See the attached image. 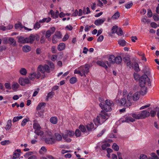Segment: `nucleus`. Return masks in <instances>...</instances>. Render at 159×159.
Instances as JSON below:
<instances>
[{
    "instance_id": "obj_1",
    "label": "nucleus",
    "mask_w": 159,
    "mask_h": 159,
    "mask_svg": "<svg viewBox=\"0 0 159 159\" xmlns=\"http://www.w3.org/2000/svg\"><path fill=\"white\" fill-rule=\"evenodd\" d=\"M139 84L141 89L140 93L142 95H145L147 92V89L145 86H151V82L148 76L145 74L142 75L139 80Z\"/></svg>"
},
{
    "instance_id": "obj_2",
    "label": "nucleus",
    "mask_w": 159,
    "mask_h": 159,
    "mask_svg": "<svg viewBox=\"0 0 159 159\" xmlns=\"http://www.w3.org/2000/svg\"><path fill=\"white\" fill-rule=\"evenodd\" d=\"M108 117L107 113L104 111H101V114L97 117L96 119L93 120V121L95 125L98 126L103 123Z\"/></svg>"
},
{
    "instance_id": "obj_3",
    "label": "nucleus",
    "mask_w": 159,
    "mask_h": 159,
    "mask_svg": "<svg viewBox=\"0 0 159 159\" xmlns=\"http://www.w3.org/2000/svg\"><path fill=\"white\" fill-rule=\"evenodd\" d=\"M49 66L46 64L44 65H39L37 68V70L39 72H40L42 74H44L45 72L49 73L51 70H52L54 68V64L53 63L50 62L48 63Z\"/></svg>"
},
{
    "instance_id": "obj_4",
    "label": "nucleus",
    "mask_w": 159,
    "mask_h": 159,
    "mask_svg": "<svg viewBox=\"0 0 159 159\" xmlns=\"http://www.w3.org/2000/svg\"><path fill=\"white\" fill-rule=\"evenodd\" d=\"M89 64H85L84 65L81 66L78 69H75L74 73L79 74L81 76H86L85 74H87L89 71Z\"/></svg>"
},
{
    "instance_id": "obj_5",
    "label": "nucleus",
    "mask_w": 159,
    "mask_h": 159,
    "mask_svg": "<svg viewBox=\"0 0 159 159\" xmlns=\"http://www.w3.org/2000/svg\"><path fill=\"white\" fill-rule=\"evenodd\" d=\"M127 98V100L125 98H122L119 102V104L127 107L131 106L132 104L131 101L133 99V96L131 93L130 92L128 94Z\"/></svg>"
},
{
    "instance_id": "obj_6",
    "label": "nucleus",
    "mask_w": 159,
    "mask_h": 159,
    "mask_svg": "<svg viewBox=\"0 0 159 159\" xmlns=\"http://www.w3.org/2000/svg\"><path fill=\"white\" fill-rule=\"evenodd\" d=\"M33 128L34 129V133L37 135L42 136L43 135V132L40 130L41 127L38 123H34L33 125Z\"/></svg>"
},
{
    "instance_id": "obj_7",
    "label": "nucleus",
    "mask_w": 159,
    "mask_h": 159,
    "mask_svg": "<svg viewBox=\"0 0 159 159\" xmlns=\"http://www.w3.org/2000/svg\"><path fill=\"white\" fill-rule=\"evenodd\" d=\"M74 135V132L72 131L66 130L65 131V134L62 135L63 139L68 142L71 141L70 139L68 138V137H72Z\"/></svg>"
},
{
    "instance_id": "obj_8",
    "label": "nucleus",
    "mask_w": 159,
    "mask_h": 159,
    "mask_svg": "<svg viewBox=\"0 0 159 159\" xmlns=\"http://www.w3.org/2000/svg\"><path fill=\"white\" fill-rule=\"evenodd\" d=\"M56 29L54 27H52L49 28L48 30L45 33V37L47 38H49L51 35L53 34L55 32Z\"/></svg>"
},
{
    "instance_id": "obj_9",
    "label": "nucleus",
    "mask_w": 159,
    "mask_h": 159,
    "mask_svg": "<svg viewBox=\"0 0 159 159\" xmlns=\"http://www.w3.org/2000/svg\"><path fill=\"white\" fill-rule=\"evenodd\" d=\"M40 77L41 74L39 72L37 73L34 72L32 73H31L29 75V79L32 80H33L35 78L39 79Z\"/></svg>"
},
{
    "instance_id": "obj_10",
    "label": "nucleus",
    "mask_w": 159,
    "mask_h": 159,
    "mask_svg": "<svg viewBox=\"0 0 159 159\" xmlns=\"http://www.w3.org/2000/svg\"><path fill=\"white\" fill-rule=\"evenodd\" d=\"M140 119H143L148 117L150 115L149 112L146 110L141 111L139 113Z\"/></svg>"
},
{
    "instance_id": "obj_11",
    "label": "nucleus",
    "mask_w": 159,
    "mask_h": 159,
    "mask_svg": "<svg viewBox=\"0 0 159 159\" xmlns=\"http://www.w3.org/2000/svg\"><path fill=\"white\" fill-rule=\"evenodd\" d=\"M30 81L28 78H20L19 80V83L22 86L25 85V84L30 83Z\"/></svg>"
},
{
    "instance_id": "obj_12",
    "label": "nucleus",
    "mask_w": 159,
    "mask_h": 159,
    "mask_svg": "<svg viewBox=\"0 0 159 159\" xmlns=\"http://www.w3.org/2000/svg\"><path fill=\"white\" fill-rule=\"evenodd\" d=\"M97 64L99 66L104 67L106 69L107 68V64L108 66H110V63L107 61H106L105 62H104L103 61H98L97 62Z\"/></svg>"
},
{
    "instance_id": "obj_13",
    "label": "nucleus",
    "mask_w": 159,
    "mask_h": 159,
    "mask_svg": "<svg viewBox=\"0 0 159 159\" xmlns=\"http://www.w3.org/2000/svg\"><path fill=\"white\" fill-rule=\"evenodd\" d=\"M99 106L102 109L106 111H109L111 110V107L106 105V104H103L102 103H100Z\"/></svg>"
},
{
    "instance_id": "obj_14",
    "label": "nucleus",
    "mask_w": 159,
    "mask_h": 159,
    "mask_svg": "<svg viewBox=\"0 0 159 159\" xmlns=\"http://www.w3.org/2000/svg\"><path fill=\"white\" fill-rule=\"evenodd\" d=\"M45 141L47 143L52 144L55 143V140L52 137L45 138Z\"/></svg>"
},
{
    "instance_id": "obj_15",
    "label": "nucleus",
    "mask_w": 159,
    "mask_h": 159,
    "mask_svg": "<svg viewBox=\"0 0 159 159\" xmlns=\"http://www.w3.org/2000/svg\"><path fill=\"white\" fill-rule=\"evenodd\" d=\"M106 20L105 18H103L98 19L95 21V24L97 26L102 24Z\"/></svg>"
},
{
    "instance_id": "obj_16",
    "label": "nucleus",
    "mask_w": 159,
    "mask_h": 159,
    "mask_svg": "<svg viewBox=\"0 0 159 159\" xmlns=\"http://www.w3.org/2000/svg\"><path fill=\"white\" fill-rule=\"evenodd\" d=\"M35 35L31 34L29 37L26 38L27 43H32L35 39Z\"/></svg>"
},
{
    "instance_id": "obj_17",
    "label": "nucleus",
    "mask_w": 159,
    "mask_h": 159,
    "mask_svg": "<svg viewBox=\"0 0 159 159\" xmlns=\"http://www.w3.org/2000/svg\"><path fill=\"white\" fill-rule=\"evenodd\" d=\"M135 120L133 118H132L131 116H127L125 117V120H123L122 121V122H133Z\"/></svg>"
},
{
    "instance_id": "obj_18",
    "label": "nucleus",
    "mask_w": 159,
    "mask_h": 159,
    "mask_svg": "<svg viewBox=\"0 0 159 159\" xmlns=\"http://www.w3.org/2000/svg\"><path fill=\"white\" fill-rule=\"evenodd\" d=\"M19 87V85L17 83L14 82L12 84L11 88L14 91H16Z\"/></svg>"
},
{
    "instance_id": "obj_19",
    "label": "nucleus",
    "mask_w": 159,
    "mask_h": 159,
    "mask_svg": "<svg viewBox=\"0 0 159 159\" xmlns=\"http://www.w3.org/2000/svg\"><path fill=\"white\" fill-rule=\"evenodd\" d=\"M86 127L88 130L89 131H92L94 129V125L92 123H90L87 125Z\"/></svg>"
},
{
    "instance_id": "obj_20",
    "label": "nucleus",
    "mask_w": 159,
    "mask_h": 159,
    "mask_svg": "<svg viewBox=\"0 0 159 159\" xmlns=\"http://www.w3.org/2000/svg\"><path fill=\"white\" fill-rule=\"evenodd\" d=\"M66 48V44L63 43H60L57 46V49L59 51L64 50Z\"/></svg>"
},
{
    "instance_id": "obj_21",
    "label": "nucleus",
    "mask_w": 159,
    "mask_h": 159,
    "mask_svg": "<svg viewBox=\"0 0 159 159\" xmlns=\"http://www.w3.org/2000/svg\"><path fill=\"white\" fill-rule=\"evenodd\" d=\"M54 139L55 140V142L56 141H60L62 139L61 135L58 133H55L54 134Z\"/></svg>"
},
{
    "instance_id": "obj_22",
    "label": "nucleus",
    "mask_w": 159,
    "mask_h": 159,
    "mask_svg": "<svg viewBox=\"0 0 159 159\" xmlns=\"http://www.w3.org/2000/svg\"><path fill=\"white\" fill-rule=\"evenodd\" d=\"M11 119H9L7 120L6 127L5 129L6 130H9L11 128Z\"/></svg>"
},
{
    "instance_id": "obj_23",
    "label": "nucleus",
    "mask_w": 159,
    "mask_h": 159,
    "mask_svg": "<svg viewBox=\"0 0 159 159\" xmlns=\"http://www.w3.org/2000/svg\"><path fill=\"white\" fill-rule=\"evenodd\" d=\"M122 61V58L121 56H117L115 58V61H114V63L120 64Z\"/></svg>"
},
{
    "instance_id": "obj_24",
    "label": "nucleus",
    "mask_w": 159,
    "mask_h": 159,
    "mask_svg": "<svg viewBox=\"0 0 159 159\" xmlns=\"http://www.w3.org/2000/svg\"><path fill=\"white\" fill-rule=\"evenodd\" d=\"M140 94L139 93L137 92L135 93L133 95V100L134 101L138 100L139 98Z\"/></svg>"
},
{
    "instance_id": "obj_25",
    "label": "nucleus",
    "mask_w": 159,
    "mask_h": 159,
    "mask_svg": "<svg viewBox=\"0 0 159 159\" xmlns=\"http://www.w3.org/2000/svg\"><path fill=\"white\" fill-rule=\"evenodd\" d=\"M46 105V104L44 102H41L39 104L37 107L36 109L37 110H40L41 108H43Z\"/></svg>"
},
{
    "instance_id": "obj_26",
    "label": "nucleus",
    "mask_w": 159,
    "mask_h": 159,
    "mask_svg": "<svg viewBox=\"0 0 159 159\" xmlns=\"http://www.w3.org/2000/svg\"><path fill=\"white\" fill-rule=\"evenodd\" d=\"M50 122L53 124H56L58 121L57 118L56 117H52L50 119Z\"/></svg>"
},
{
    "instance_id": "obj_27",
    "label": "nucleus",
    "mask_w": 159,
    "mask_h": 159,
    "mask_svg": "<svg viewBox=\"0 0 159 159\" xmlns=\"http://www.w3.org/2000/svg\"><path fill=\"white\" fill-rule=\"evenodd\" d=\"M51 20V18L49 17H48V18H44L42 20H39V22L40 23H43L45 22L48 23L50 22Z\"/></svg>"
},
{
    "instance_id": "obj_28",
    "label": "nucleus",
    "mask_w": 159,
    "mask_h": 159,
    "mask_svg": "<svg viewBox=\"0 0 159 159\" xmlns=\"http://www.w3.org/2000/svg\"><path fill=\"white\" fill-rule=\"evenodd\" d=\"M31 49V48L30 46L28 45H25L23 47L22 50L25 52H29Z\"/></svg>"
},
{
    "instance_id": "obj_29",
    "label": "nucleus",
    "mask_w": 159,
    "mask_h": 159,
    "mask_svg": "<svg viewBox=\"0 0 159 159\" xmlns=\"http://www.w3.org/2000/svg\"><path fill=\"white\" fill-rule=\"evenodd\" d=\"M105 104H106V105H107L111 107L113 106L114 105V103L113 101L109 100H106L105 101Z\"/></svg>"
},
{
    "instance_id": "obj_30",
    "label": "nucleus",
    "mask_w": 159,
    "mask_h": 159,
    "mask_svg": "<svg viewBox=\"0 0 159 159\" xmlns=\"http://www.w3.org/2000/svg\"><path fill=\"white\" fill-rule=\"evenodd\" d=\"M18 42L22 43H27L26 39V38L20 36L18 38Z\"/></svg>"
},
{
    "instance_id": "obj_31",
    "label": "nucleus",
    "mask_w": 159,
    "mask_h": 159,
    "mask_svg": "<svg viewBox=\"0 0 159 159\" xmlns=\"http://www.w3.org/2000/svg\"><path fill=\"white\" fill-rule=\"evenodd\" d=\"M8 41L10 42V43L12 46H15L16 45V42L14 39L11 37H10L8 39Z\"/></svg>"
},
{
    "instance_id": "obj_32",
    "label": "nucleus",
    "mask_w": 159,
    "mask_h": 159,
    "mask_svg": "<svg viewBox=\"0 0 159 159\" xmlns=\"http://www.w3.org/2000/svg\"><path fill=\"white\" fill-rule=\"evenodd\" d=\"M120 14L119 12L115 13L111 17V19L113 20L117 19L120 16Z\"/></svg>"
},
{
    "instance_id": "obj_33",
    "label": "nucleus",
    "mask_w": 159,
    "mask_h": 159,
    "mask_svg": "<svg viewBox=\"0 0 159 159\" xmlns=\"http://www.w3.org/2000/svg\"><path fill=\"white\" fill-rule=\"evenodd\" d=\"M20 73L22 75H25L27 74V70L25 68H21L19 71Z\"/></svg>"
},
{
    "instance_id": "obj_34",
    "label": "nucleus",
    "mask_w": 159,
    "mask_h": 159,
    "mask_svg": "<svg viewBox=\"0 0 159 159\" xmlns=\"http://www.w3.org/2000/svg\"><path fill=\"white\" fill-rule=\"evenodd\" d=\"M131 116L133 117V118L135 119H140V117L139 113L137 114L135 113H132L131 114Z\"/></svg>"
},
{
    "instance_id": "obj_35",
    "label": "nucleus",
    "mask_w": 159,
    "mask_h": 159,
    "mask_svg": "<svg viewBox=\"0 0 159 159\" xmlns=\"http://www.w3.org/2000/svg\"><path fill=\"white\" fill-rule=\"evenodd\" d=\"M54 95V92L52 91H51L48 93L46 96V98L48 99L49 98H51L53 97Z\"/></svg>"
},
{
    "instance_id": "obj_36",
    "label": "nucleus",
    "mask_w": 159,
    "mask_h": 159,
    "mask_svg": "<svg viewBox=\"0 0 159 159\" xmlns=\"http://www.w3.org/2000/svg\"><path fill=\"white\" fill-rule=\"evenodd\" d=\"M22 118H23V116H22L14 117L13 118V119L12 120V121L13 123H15V122L18 121L19 120L22 119Z\"/></svg>"
},
{
    "instance_id": "obj_37",
    "label": "nucleus",
    "mask_w": 159,
    "mask_h": 159,
    "mask_svg": "<svg viewBox=\"0 0 159 159\" xmlns=\"http://www.w3.org/2000/svg\"><path fill=\"white\" fill-rule=\"evenodd\" d=\"M45 135L46 138L52 136V133L51 131L48 130L46 131L45 133Z\"/></svg>"
},
{
    "instance_id": "obj_38",
    "label": "nucleus",
    "mask_w": 159,
    "mask_h": 159,
    "mask_svg": "<svg viewBox=\"0 0 159 159\" xmlns=\"http://www.w3.org/2000/svg\"><path fill=\"white\" fill-rule=\"evenodd\" d=\"M118 29V27L116 25L113 26L111 29V32L112 34L116 33Z\"/></svg>"
},
{
    "instance_id": "obj_39",
    "label": "nucleus",
    "mask_w": 159,
    "mask_h": 159,
    "mask_svg": "<svg viewBox=\"0 0 159 159\" xmlns=\"http://www.w3.org/2000/svg\"><path fill=\"white\" fill-rule=\"evenodd\" d=\"M115 57L113 55H111L110 56L109 58V61L111 62L112 63H114V61H115Z\"/></svg>"
},
{
    "instance_id": "obj_40",
    "label": "nucleus",
    "mask_w": 159,
    "mask_h": 159,
    "mask_svg": "<svg viewBox=\"0 0 159 159\" xmlns=\"http://www.w3.org/2000/svg\"><path fill=\"white\" fill-rule=\"evenodd\" d=\"M15 27L16 29H20L23 28L24 26L20 23H18L15 24Z\"/></svg>"
},
{
    "instance_id": "obj_41",
    "label": "nucleus",
    "mask_w": 159,
    "mask_h": 159,
    "mask_svg": "<svg viewBox=\"0 0 159 159\" xmlns=\"http://www.w3.org/2000/svg\"><path fill=\"white\" fill-rule=\"evenodd\" d=\"M77 81V78L75 77H73L70 79V82L71 84H74L76 83Z\"/></svg>"
},
{
    "instance_id": "obj_42",
    "label": "nucleus",
    "mask_w": 159,
    "mask_h": 159,
    "mask_svg": "<svg viewBox=\"0 0 159 159\" xmlns=\"http://www.w3.org/2000/svg\"><path fill=\"white\" fill-rule=\"evenodd\" d=\"M119 44L122 46H124L125 45L126 41L123 39L120 40L118 41Z\"/></svg>"
},
{
    "instance_id": "obj_43",
    "label": "nucleus",
    "mask_w": 159,
    "mask_h": 159,
    "mask_svg": "<svg viewBox=\"0 0 159 159\" xmlns=\"http://www.w3.org/2000/svg\"><path fill=\"white\" fill-rule=\"evenodd\" d=\"M59 39L56 35H54L52 36V41L53 43H56L58 41Z\"/></svg>"
},
{
    "instance_id": "obj_44",
    "label": "nucleus",
    "mask_w": 159,
    "mask_h": 159,
    "mask_svg": "<svg viewBox=\"0 0 159 159\" xmlns=\"http://www.w3.org/2000/svg\"><path fill=\"white\" fill-rule=\"evenodd\" d=\"M29 120L28 118V119H27V118L24 119L21 122V126H25L26 125L27 122H28L29 121Z\"/></svg>"
},
{
    "instance_id": "obj_45",
    "label": "nucleus",
    "mask_w": 159,
    "mask_h": 159,
    "mask_svg": "<svg viewBox=\"0 0 159 159\" xmlns=\"http://www.w3.org/2000/svg\"><path fill=\"white\" fill-rule=\"evenodd\" d=\"M132 5L133 3L130 2L126 3L125 5V7L126 9H129L130 8Z\"/></svg>"
},
{
    "instance_id": "obj_46",
    "label": "nucleus",
    "mask_w": 159,
    "mask_h": 159,
    "mask_svg": "<svg viewBox=\"0 0 159 159\" xmlns=\"http://www.w3.org/2000/svg\"><path fill=\"white\" fill-rule=\"evenodd\" d=\"M110 146V144L109 143H106L102 145V148L103 150H105L107 147H109Z\"/></svg>"
},
{
    "instance_id": "obj_47",
    "label": "nucleus",
    "mask_w": 159,
    "mask_h": 159,
    "mask_svg": "<svg viewBox=\"0 0 159 159\" xmlns=\"http://www.w3.org/2000/svg\"><path fill=\"white\" fill-rule=\"evenodd\" d=\"M40 22H36L34 25V29H38L41 26V25L40 24Z\"/></svg>"
},
{
    "instance_id": "obj_48",
    "label": "nucleus",
    "mask_w": 159,
    "mask_h": 159,
    "mask_svg": "<svg viewBox=\"0 0 159 159\" xmlns=\"http://www.w3.org/2000/svg\"><path fill=\"white\" fill-rule=\"evenodd\" d=\"M79 129L83 132H85L86 131V129L85 127L83 125H81L79 126Z\"/></svg>"
},
{
    "instance_id": "obj_49",
    "label": "nucleus",
    "mask_w": 159,
    "mask_h": 159,
    "mask_svg": "<svg viewBox=\"0 0 159 159\" xmlns=\"http://www.w3.org/2000/svg\"><path fill=\"white\" fill-rule=\"evenodd\" d=\"M10 142L9 140H5L2 141L1 142V144L2 145H5L7 144H8L10 143Z\"/></svg>"
},
{
    "instance_id": "obj_50",
    "label": "nucleus",
    "mask_w": 159,
    "mask_h": 159,
    "mask_svg": "<svg viewBox=\"0 0 159 159\" xmlns=\"http://www.w3.org/2000/svg\"><path fill=\"white\" fill-rule=\"evenodd\" d=\"M81 133L80 131L78 129L76 130L75 132V135L77 137H79L80 136Z\"/></svg>"
},
{
    "instance_id": "obj_51",
    "label": "nucleus",
    "mask_w": 159,
    "mask_h": 159,
    "mask_svg": "<svg viewBox=\"0 0 159 159\" xmlns=\"http://www.w3.org/2000/svg\"><path fill=\"white\" fill-rule=\"evenodd\" d=\"M134 69L136 71H139L140 70L139 65L137 63H135L134 64Z\"/></svg>"
},
{
    "instance_id": "obj_52",
    "label": "nucleus",
    "mask_w": 159,
    "mask_h": 159,
    "mask_svg": "<svg viewBox=\"0 0 159 159\" xmlns=\"http://www.w3.org/2000/svg\"><path fill=\"white\" fill-rule=\"evenodd\" d=\"M49 13L51 15L52 17L54 18H55V19L56 18V15H55V13L54 12V11L53 10H51Z\"/></svg>"
},
{
    "instance_id": "obj_53",
    "label": "nucleus",
    "mask_w": 159,
    "mask_h": 159,
    "mask_svg": "<svg viewBox=\"0 0 159 159\" xmlns=\"http://www.w3.org/2000/svg\"><path fill=\"white\" fill-rule=\"evenodd\" d=\"M112 148L115 151H117L119 150V147L115 143H114L113 144L112 146Z\"/></svg>"
},
{
    "instance_id": "obj_54",
    "label": "nucleus",
    "mask_w": 159,
    "mask_h": 159,
    "mask_svg": "<svg viewBox=\"0 0 159 159\" xmlns=\"http://www.w3.org/2000/svg\"><path fill=\"white\" fill-rule=\"evenodd\" d=\"M116 34L118 35H121L123 34V32L121 28H118Z\"/></svg>"
},
{
    "instance_id": "obj_55",
    "label": "nucleus",
    "mask_w": 159,
    "mask_h": 159,
    "mask_svg": "<svg viewBox=\"0 0 159 159\" xmlns=\"http://www.w3.org/2000/svg\"><path fill=\"white\" fill-rule=\"evenodd\" d=\"M153 18L155 21H157L159 20V16L157 14H154Z\"/></svg>"
},
{
    "instance_id": "obj_56",
    "label": "nucleus",
    "mask_w": 159,
    "mask_h": 159,
    "mask_svg": "<svg viewBox=\"0 0 159 159\" xmlns=\"http://www.w3.org/2000/svg\"><path fill=\"white\" fill-rule=\"evenodd\" d=\"M54 35H56L58 39H60L62 38V35L60 32H57Z\"/></svg>"
},
{
    "instance_id": "obj_57",
    "label": "nucleus",
    "mask_w": 159,
    "mask_h": 159,
    "mask_svg": "<svg viewBox=\"0 0 159 159\" xmlns=\"http://www.w3.org/2000/svg\"><path fill=\"white\" fill-rule=\"evenodd\" d=\"M15 152L16 151H15V152L14 153L13 155V159H16L18 158L20 156V154H19Z\"/></svg>"
},
{
    "instance_id": "obj_58",
    "label": "nucleus",
    "mask_w": 159,
    "mask_h": 159,
    "mask_svg": "<svg viewBox=\"0 0 159 159\" xmlns=\"http://www.w3.org/2000/svg\"><path fill=\"white\" fill-rule=\"evenodd\" d=\"M151 26L154 28H157L158 25L155 22H152L151 23Z\"/></svg>"
},
{
    "instance_id": "obj_59",
    "label": "nucleus",
    "mask_w": 159,
    "mask_h": 159,
    "mask_svg": "<svg viewBox=\"0 0 159 159\" xmlns=\"http://www.w3.org/2000/svg\"><path fill=\"white\" fill-rule=\"evenodd\" d=\"M147 14L148 17H151L152 16V12L151 10L150 9H148Z\"/></svg>"
},
{
    "instance_id": "obj_60",
    "label": "nucleus",
    "mask_w": 159,
    "mask_h": 159,
    "mask_svg": "<svg viewBox=\"0 0 159 159\" xmlns=\"http://www.w3.org/2000/svg\"><path fill=\"white\" fill-rule=\"evenodd\" d=\"M150 114L151 116L154 117L156 115V112L154 110H152L150 111V113H149Z\"/></svg>"
},
{
    "instance_id": "obj_61",
    "label": "nucleus",
    "mask_w": 159,
    "mask_h": 159,
    "mask_svg": "<svg viewBox=\"0 0 159 159\" xmlns=\"http://www.w3.org/2000/svg\"><path fill=\"white\" fill-rule=\"evenodd\" d=\"M66 29V30L71 31L73 29V27L70 25H67L65 27Z\"/></svg>"
},
{
    "instance_id": "obj_62",
    "label": "nucleus",
    "mask_w": 159,
    "mask_h": 159,
    "mask_svg": "<svg viewBox=\"0 0 159 159\" xmlns=\"http://www.w3.org/2000/svg\"><path fill=\"white\" fill-rule=\"evenodd\" d=\"M5 88L8 89H11L10 84L9 83H6L5 84Z\"/></svg>"
},
{
    "instance_id": "obj_63",
    "label": "nucleus",
    "mask_w": 159,
    "mask_h": 159,
    "mask_svg": "<svg viewBox=\"0 0 159 159\" xmlns=\"http://www.w3.org/2000/svg\"><path fill=\"white\" fill-rule=\"evenodd\" d=\"M139 55L141 56L142 57L141 59H142V60L144 61H147V59L145 57L144 54V53H141Z\"/></svg>"
},
{
    "instance_id": "obj_64",
    "label": "nucleus",
    "mask_w": 159,
    "mask_h": 159,
    "mask_svg": "<svg viewBox=\"0 0 159 159\" xmlns=\"http://www.w3.org/2000/svg\"><path fill=\"white\" fill-rule=\"evenodd\" d=\"M140 159H148V157L146 155L141 154L140 156Z\"/></svg>"
}]
</instances>
